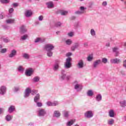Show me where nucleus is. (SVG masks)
Here are the masks:
<instances>
[{"label":"nucleus","instance_id":"nucleus-1","mask_svg":"<svg viewBox=\"0 0 126 126\" xmlns=\"http://www.w3.org/2000/svg\"><path fill=\"white\" fill-rule=\"evenodd\" d=\"M31 93L32 95H36L37 93H38V91L33 90H31L29 88H27L25 92L24 97L25 98H28L29 97V95Z\"/></svg>","mask_w":126,"mask_h":126},{"label":"nucleus","instance_id":"nucleus-2","mask_svg":"<svg viewBox=\"0 0 126 126\" xmlns=\"http://www.w3.org/2000/svg\"><path fill=\"white\" fill-rule=\"evenodd\" d=\"M61 63V61L59 60H56L54 64L52 66V69L54 71H58L60 69V64Z\"/></svg>","mask_w":126,"mask_h":126},{"label":"nucleus","instance_id":"nucleus-3","mask_svg":"<svg viewBox=\"0 0 126 126\" xmlns=\"http://www.w3.org/2000/svg\"><path fill=\"white\" fill-rule=\"evenodd\" d=\"M74 89L75 90H76L77 92H80V91H81L82 90V88H83L82 85L81 84H79V83H78V82L77 81L74 82Z\"/></svg>","mask_w":126,"mask_h":126},{"label":"nucleus","instance_id":"nucleus-4","mask_svg":"<svg viewBox=\"0 0 126 126\" xmlns=\"http://www.w3.org/2000/svg\"><path fill=\"white\" fill-rule=\"evenodd\" d=\"M72 59L70 57H68L66 59V62L64 63V67L65 68H70L71 67V61Z\"/></svg>","mask_w":126,"mask_h":126},{"label":"nucleus","instance_id":"nucleus-5","mask_svg":"<svg viewBox=\"0 0 126 126\" xmlns=\"http://www.w3.org/2000/svg\"><path fill=\"white\" fill-rule=\"evenodd\" d=\"M76 66L79 69H82V68L85 66V65L84 64V61L82 59L79 60L78 61Z\"/></svg>","mask_w":126,"mask_h":126},{"label":"nucleus","instance_id":"nucleus-6","mask_svg":"<svg viewBox=\"0 0 126 126\" xmlns=\"http://www.w3.org/2000/svg\"><path fill=\"white\" fill-rule=\"evenodd\" d=\"M84 116L86 119H91V118H93L94 114L92 111H88L85 113Z\"/></svg>","mask_w":126,"mask_h":126},{"label":"nucleus","instance_id":"nucleus-7","mask_svg":"<svg viewBox=\"0 0 126 126\" xmlns=\"http://www.w3.org/2000/svg\"><path fill=\"white\" fill-rule=\"evenodd\" d=\"M45 51H53L55 49V46L52 44H47L44 47Z\"/></svg>","mask_w":126,"mask_h":126},{"label":"nucleus","instance_id":"nucleus-8","mask_svg":"<svg viewBox=\"0 0 126 126\" xmlns=\"http://www.w3.org/2000/svg\"><path fill=\"white\" fill-rule=\"evenodd\" d=\"M66 78V74H65V70H61V74L60 76V78L61 80H64Z\"/></svg>","mask_w":126,"mask_h":126},{"label":"nucleus","instance_id":"nucleus-9","mask_svg":"<svg viewBox=\"0 0 126 126\" xmlns=\"http://www.w3.org/2000/svg\"><path fill=\"white\" fill-rule=\"evenodd\" d=\"M112 52L115 53V57H119L120 55V52L119 51V48L117 47H115L112 48Z\"/></svg>","mask_w":126,"mask_h":126},{"label":"nucleus","instance_id":"nucleus-10","mask_svg":"<svg viewBox=\"0 0 126 126\" xmlns=\"http://www.w3.org/2000/svg\"><path fill=\"white\" fill-rule=\"evenodd\" d=\"M6 93V88L4 86L0 87V94L4 95Z\"/></svg>","mask_w":126,"mask_h":126},{"label":"nucleus","instance_id":"nucleus-11","mask_svg":"<svg viewBox=\"0 0 126 126\" xmlns=\"http://www.w3.org/2000/svg\"><path fill=\"white\" fill-rule=\"evenodd\" d=\"M46 110L44 109H40L38 110V117H44L46 115Z\"/></svg>","mask_w":126,"mask_h":126},{"label":"nucleus","instance_id":"nucleus-12","mask_svg":"<svg viewBox=\"0 0 126 126\" xmlns=\"http://www.w3.org/2000/svg\"><path fill=\"white\" fill-rule=\"evenodd\" d=\"M46 4L47 5V7L48 8H54V7H55V5L54 4V2H53L52 1H50L48 2H47L46 3Z\"/></svg>","mask_w":126,"mask_h":126},{"label":"nucleus","instance_id":"nucleus-13","mask_svg":"<svg viewBox=\"0 0 126 126\" xmlns=\"http://www.w3.org/2000/svg\"><path fill=\"white\" fill-rule=\"evenodd\" d=\"M101 63L102 61L100 59L94 61L93 63V66L94 68H96V67H97L98 65H99V64H100V63Z\"/></svg>","mask_w":126,"mask_h":126},{"label":"nucleus","instance_id":"nucleus-14","mask_svg":"<svg viewBox=\"0 0 126 126\" xmlns=\"http://www.w3.org/2000/svg\"><path fill=\"white\" fill-rule=\"evenodd\" d=\"M33 69L30 68L26 71L25 74L27 76H31L33 74Z\"/></svg>","mask_w":126,"mask_h":126},{"label":"nucleus","instance_id":"nucleus-15","mask_svg":"<svg viewBox=\"0 0 126 126\" xmlns=\"http://www.w3.org/2000/svg\"><path fill=\"white\" fill-rule=\"evenodd\" d=\"M110 63H114V64L120 63H121V60L118 58L112 59L110 60Z\"/></svg>","mask_w":126,"mask_h":126},{"label":"nucleus","instance_id":"nucleus-16","mask_svg":"<svg viewBox=\"0 0 126 126\" xmlns=\"http://www.w3.org/2000/svg\"><path fill=\"white\" fill-rule=\"evenodd\" d=\"M16 54H17V51L13 49L11 50L10 55H9V58H13L16 56Z\"/></svg>","mask_w":126,"mask_h":126},{"label":"nucleus","instance_id":"nucleus-17","mask_svg":"<svg viewBox=\"0 0 126 126\" xmlns=\"http://www.w3.org/2000/svg\"><path fill=\"white\" fill-rule=\"evenodd\" d=\"M20 32L22 34H24V33H26L27 32V29L24 26H22L20 28Z\"/></svg>","mask_w":126,"mask_h":126},{"label":"nucleus","instance_id":"nucleus-18","mask_svg":"<svg viewBox=\"0 0 126 126\" xmlns=\"http://www.w3.org/2000/svg\"><path fill=\"white\" fill-rule=\"evenodd\" d=\"M44 42H45V38H44L38 37L34 40L35 43H44Z\"/></svg>","mask_w":126,"mask_h":126},{"label":"nucleus","instance_id":"nucleus-19","mask_svg":"<svg viewBox=\"0 0 126 126\" xmlns=\"http://www.w3.org/2000/svg\"><path fill=\"white\" fill-rule=\"evenodd\" d=\"M33 14L32 11L31 10H27L25 13V15L26 17H30Z\"/></svg>","mask_w":126,"mask_h":126},{"label":"nucleus","instance_id":"nucleus-20","mask_svg":"<svg viewBox=\"0 0 126 126\" xmlns=\"http://www.w3.org/2000/svg\"><path fill=\"white\" fill-rule=\"evenodd\" d=\"M5 21L7 24H14L15 23V19H8L6 20Z\"/></svg>","mask_w":126,"mask_h":126},{"label":"nucleus","instance_id":"nucleus-21","mask_svg":"<svg viewBox=\"0 0 126 126\" xmlns=\"http://www.w3.org/2000/svg\"><path fill=\"white\" fill-rule=\"evenodd\" d=\"M15 111V106L14 105H11L9 107L8 109V112L10 114H11V113H13Z\"/></svg>","mask_w":126,"mask_h":126},{"label":"nucleus","instance_id":"nucleus-22","mask_svg":"<svg viewBox=\"0 0 126 126\" xmlns=\"http://www.w3.org/2000/svg\"><path fill=\"white\" fill-rule=\"evenodd\" d=\"M79 47V43L78 42L74 43V45H73L71 47V51H75V49H77Z\"/></svg>","mask_w":126,"mask_h":126},{"label":"nucleus","instance_id":"nucleus-23","mask_svg":"<svg viewBox=\"0 0 126 126\" xmlns=\"http://www.w3.org/2000/svg\"><path fill=\"white\" fill-rule=\"evenodd\" d=\"M109 116L110 118H114L115 117V111L113 109H111L108 112Z\"/></svg>","mask_w":126,"mask_h":126},{"label":"nucleus","instance_id":"nucleus-24","mask_svg":"<svg viewBox=\"0 0 126 126\" xmlns=\"http://www.w3.org/2000/svg\"><path fill=\"white\" fill-rule=\"evenodd\" d=\"M17 71L21 73H23L24 72V68H23V66L20 65L17 67Z\"/></svg>","mask_w":126,"mask_h":126},{"label":"nucleus","instance_id":"nucleus-25","mask_svg":"<svg viewBox=\"0 0 126 126\" xmlns=\"http://www.w3.org/2000/svg\"><path fill=\"white\" fill-rule=\"evenodd\" d=\"M120 106L122 108H125L126 107V100H123L122 101H121L120 102Z\"/></svg>","mask_w":126,"mask_h":126},{"label":"nucleus","instance_id":"nucleus-26","mask_svg":"<svg viewBox=\"0 0 126 126\" xmlns=\"http://www.w3.org/2000/svg\"><path fill=\"white\" fill-rule=\"evenodd\" d=\"M107 124L109 126H113L114 124H115V120L113 119H110L108 120Z\"/></svg>","mask_w":126,"mask_h":126},{"label":"nucleus","instance_id":"nucleus-27","mask_svg":"<svg viewBox=\"0 0 126 126\" xmlns=\"http://www.w3.org/2000/svg\"><path fill=\"white\" fill-rule=\"evenodd\" d=\"M87 95L89 97H92V96H93V95H94V93L93 92V91L90 90L88 91V92L87 93Z\"/></svg>","mask_w":126,"mask_h":126},{"label":"nucleus","instance_id":"nucleus-28","mask_svg":"<svg viewBox=\"0 0 126 126\" xmlns=\"http://www.w3.org/2000/svg\"><path fill=\"white\" fill-rule=\"evenodd\" d=\"M39 100H40V94H37L34 98V102H35V103H37V102H38Z\"/></svg>","mask_w":126,"mask_h":126},{"label":"nucleus","instance_id":"nucleus-29","mask_svg":"<svg viewBox=\"0 0 126 126\" xmlns=\"http://www.w3.org/2000/svg\"><path fill=\"white\" fill-rule=\"evenodd\" d=\"M54 115L56 118H60L61 117V113L59 111H54Z\"/></svg>","mask_w":126,"mask_h":126},{"label":"nucleus","instance_id":"nucleus-30","mask_svg":"<svg viewBox=\"0 0 126 126\" xmlns=\"http://www.w3.org/2000/svg\"><path fill=\"white\" fill-rule=\"evenodd\" d=\"M29 37L28 34H24V35L21 36L20 39L22 40V41H25V40H27V39H28Z\"/></svg>","mask_w":126,"mask_h":126},{"label":"nucleus","instance_id":"nucleus-31","mask_svg":"<svg viewBox=\"0 0 126 126\" xmlns=\"http://www.w3.org/2000/svg\"><path fill=\"white\" fill-rule=\"evenodd\" d=\"M63 114L64 118H67L69 116V112L65 110L63 112Z\"/></svg>","mask_w":126,"mask_h":126},{"label":"nucleus","instance_id":"nucleus-32","mask_svg":"<svg viewBox=\"0 0 126 126\" xmlns=\"http://www.w3.org/2000/svg\"><path fill=\"white\" fill-rule=\"evenodd\" d=\"M65 44L66 45H67V46H70L71 44H72V40L70 39H68L65 40Z\"/></svg>","mask_w":126,"mask_h":126},{"label":"nucleus","instance_id":"nucleus-33","mask_svg":"<svg viewBox=\"0 0 126 126\" xmlns=\"http://www.w3.org/2000/svg\"><path fill=\"white\" fill-rule=\"evenodd\" d=\"M12 119V116L10 115H8L5 117V120L6 121H7V122H9L10 121H11Z\"/></svg>","mask_w":126,"mask_h":126},{"label":"nucleus","instance_id":"nucleus-34","mask_svg":"<svg viewBox=\"0 0 126 126\" xmlns=\"http://www.w3.org/2000/svg\"><path fill=\"white\" fill-rule=\"evenodd\" d=\"M96 100L97 102H100L102 100V95L98 94L96 96Z\"/></svg>","mask_w":126,"mask_h":126},{"label":"nucleus","instance_id":"nucleus-35","mask_svg":"<svg viewBox=\"0 0 126 126\" xmlns=\"http://www.w3.org/2000/svg\"><path fill=\"white\" fill-rule=\"evenodd\" d=\"M23 57L24 59H26L27 60H28L30 58V55L27 53H23Z\"/></svg>","mask_w":126,"mask_h":126},{"label":"nucleus","instance_id":"nucleus-36","mask_svg":"<svg viewBox=\"0 0 126 126\" xmlns=\"http://www.w3.org/2000/svg\"><path fill=\"white\" fill-rule=\"evenodd\" d=\"M40 80V77L35 76L32 79L33 82H38Z\"/></svg>","mask_w":126,"mask_h":126},{"label":"nucleus","instance_id":"nucleus-37","mask_svg":"<svg viewBox=\"0 0 126 126\" xmlns=\"http://www.w3.org/2000/svg\"><path fill=\"white\" fill-rule=\"evenodd\" d=\"M46 51H47V57H49V58H51V57H53V52H52V50Z\"/></svg>","mask_w":126,"mask_h":126},{"label":"nucleus","instance_id":"nucleus-38","mask_svg":"<svg viewBox=\"0 0 126 126\" xmlns=\"http://www.w3.org/2000/svg\"><path fill=\"white\" fill-rule=\"evenodd\" d=\"M91 34L94 37V36H96V32H95V30L94 29H91L90 31Z\"/></svg>","mask_w":126,"mask_h":126},{"label":"nucleus","instance_id":"nucleus-39","mask_svg":"<svg viewBox=\"0 0 126 126\" xmlns=\"http://www.w3.org/2000/svg\"><path fill=\"white\" fill-rule=\"evenodd\" d=\"M93 60V55H90L87 58V61L88 62H92Z\"/></svg>","mask_w":126,"mask_h":126},{"label":"nucleus","instance_id":"nucleus-40","mask_svg":"<svg viewBox=\"0 0 126 126\" xmlns=\"http://www.w3.org/2000/svg\"><path fill=\"white\" fill-rule=\"evenodd\" d=\"M74 122H75V120H71L67 122V126H72V125H73Z\"/></svg>","mask_w":126,"mask_h":126},{"label":"nucleus","instance_id":"nucleus-41","mask_svg":"<svg viewBox=\"0 0 126 126\" xmlns=\"http://www.w3.org/2000/svg\"><path fill=\"white\" fill-rule=\"evenodd\" d=\"M0 1L1 3L6 4V3H8V2H9L10 0H0Z\"/></svg>","mask_w":126,"mask_h":126},{"label":"nucleus","instance_id":"nucleus-42","mask_svg":"<svg viewBox=\"0 0 126 126\" xmlns=\"http://www.w3.org/2000/svg\"><path fill=\"white\" fill-rule=\"evenodd\" d=\"M63 25V24L61 23V22H57L55 23V26L56 27H61Z\"/></svg>","mask_w":126,"mask_h":126},{"label":"nucleus","instance_id":"nucleus-43","mask_svg":"<svg viewBox=\"0 0 126 126\" xmlns=\"http://www.w3.org/2000/svg\"><path fill=\"white\" fill-rule=\"evenodd\" d=\"M102 63H108V59L106 58H103L102 59V61H101Z\"/></svg>","mask_w":126,"mask_h":126},{"label":"nucleus","instance_id":"nucleus-44","mask_svg":"<svg viewBox=\"0 0 126 126\" xmlns=\"http://www.w3.org/2000/svg\"><path fill=\"white\" fill-rule=\"evenodd\" d=\"M1 27L2 28L4 29V30H8V28H9V27L6 25H2Z\"/></svg>","mask_w":126,"mask_h":126},{"label":"nucleus","instance_id":"nucleus-45","mask_svg":"<svg viewBox=\"0 0 126 126\" xmlns=\"http://www.w3.org/2000/svg\"><path fill=\"white\" fill-rule=\"evenodd\" d=\"M67 13H68V12L67 11H61V15H66V14H67Z\"/></svg>","mask_w":126,"mask_h":126},{"label":"nucleus","instance_id":"nucleus-46","mask_svg":"<svg viewBox=\"0 0 126 126\" xmlns=\"http://www.w3.org/2000/svg\"><path fill=\"white\" fill-rule=\"evenodd\" d=\"M85 9H86V8L84 7V6H80V11L84 13V12H85Z\"/></svg>","mask_w":126,"mask_h":126},{"label":"nucleus","instance_id":"nucleus-47","mask_svg":"<svg viewBox=\"0 0 126 126\" xmlns=\"http://www.w3.org/2000/svg\"><path fill=\"white\" fill-rule=\"evenodd\" d=\"M3 41L4 43H8L10 42V40H9L8 38H3Z\"/></svg>","mask_w":126,"mask_h":126},{"label":"nucleus","instance_id":"nucleus-48","mask_svg":"<svg viewBox=\"0 0 126 126\" xmlns=\"http://www.w3.org/2000/svg\"><path fill=\"white\" fill-rule=\"evenodd\" d=\"M53 106H58V105H59L60 103L58 101H55L52 102Z\"/></svg>","mask_w":126,"mask_h":126},{"label":"nucleus","instance_id":"nucleus-49","mask_svg":"<svg viewBox=\"0 0 126 126\" xmlns=\"http://www.w3.org/2000/svg\"><path fill=\"white\" fill-rule=\"evenodd\" d=\"M7 51V49H6V48H3L1 49L0 53H1V54H4V53H6Z\"/></svg>","mask_w":126,"mask_h":126},{"label":"nucleus","instance_id":"nucleus-50","mask_svg":"<svg viewBox=\"0 0 126 126\" xmlns=\"http://www.w3.org/2000/svg\"><path fill=\"white\" fill-rule=\"evenodd\" d=\"M75 14L80 15L81 14H83V13L81 11L78 10L75 12Z\"/></svg>","mask_w":126,"mask_h":126},{"label":"nucleus","instance_id":"nucleus-51","mask_svg":"<svg viewBox=\"0 0 126 126\" xmlns=\"http://www.w3.org/2000/svg\"><path fill=\"white\" fill-rule=\"evenodd\" d=\"M20 89V88L19 87H14V92H17L18 91H19Z\"/></svg>","mask_w":126,"mask_h":126},{"label":"nucleus","instance_id":"nucleus-52","mask_svg":"<svg viewBox=\"0 0 126 126\" xmlns=\"http://www.w3.org/2000/svg\"><path fill=\"white\" fill-rule=\"evenodd\" d=\"M36 106H37V107H42V103L41 102H36Z\"/></svg>","mask_w":126,"mask_h":126},{"label":"nucleus","instance_id":"nucleus-53","mask_svg":"<svg viewBox=\"0 0 126 126\" xmlns=\"http://www.w3.org/2000/svg\"><path fill=\"white\" fill-rule=\"evenodd\" d=\"M46 104L49 107L53 106V102H52L48 101L46 103Z\"/></svg>","mask_w":126,"mask_h":126},{"label":"nucleus","instance_id":"nucleus-54","mask_svg":"<svg viewBox=\"0 0 126 126\" xmlns=\"http://www.w3.org/2000/svg\"><path fill=\"white\" fill-rule=\"evenodd\" d=\"M13 7H17V6H18L19 5V4L18 3H13L12 4Z\"/></svg>","mask_w":126,"mask_h":126},{"label":"nucleus","instance_id":"nucleus-55","mask_svg":"<svg viewBox=\"0 0 126 126\" xmlns=\"http://www.w3.org/2000/svg\"><path fill=\"white\" fill-rule=\"evenodd\" d=\"M75 26H76V27H81V24H80L79 22L76 23Z\"/></svg>","mask_w":126,"mask_h":126},{"label":"nucleus","instance_id":"nucleus-56","mask_svg":"<svg viewBox=\"0 0 126 126\" xmlns=\"http://www.w3.org/2000/svg\"><path fill=\"white\" fill-rule=\"evenodd\" d=\"M44 19V17L43 16L41 15L38 17V20L39 21H42Z\"/></svg>","mask_w":126,"mask_h":126},{"label":"nucleus","instance_id":"nucleus-57","mask_svg":"<svg viewBox=\"0 0 126 126\" xmlns=\"http://www.w3.org/2000/svg\"><path fill=\"white\" fill-rule=\"evenodd\" d=\"M123 66L125 67V68H126V60L123 61Z\"/></svg>","mask_w":126,"mask_h":126},{"label":"nucleus","instance_id":"nucleus-58","mask_svg":"<svg viewBox=\"0 0 126 126\" xmlns=\"http://www.w3.org/2000/svg\"><path fill=\"white\" fill-rule=\"evenodd\" d=\"M13 11H14V9H13V8H10L9 9V13H12L13 12Z\"/></svg>","mask_w":126,"mask_h":126},{"label":"nucleus","instance_id":"nucleus-59","mask_svg":"<svg viewBox=\"0 0 126 126\" xmlns=\"http://www.w3.org/2000/svg\"><path fill=\"white\" fill-rule=\"evenodd\" d=\"M68 36H69V37H72L73 36V32H70L68 33Z\"/></svg>","mask_w":126,"mask_h":126},{"label":"nucleus","instance_id":"nucleus-60","mask_svg":"<svg viewBox=\"0 0 126 126\" xmlns=\"http://www.w3.org/2000/svg\"><path fill=\"white\" fill-rule=\"evenodd\" d=\"M120 73L121 74H122V75H123V76H125V75H126V72H125L124 71H121Z\"/></svg>","mask_w":126,"mask_h":126},{"label":"nucleus","instance_id":"nucleus-61","mask_svg":"<svg viewBox=\"0 0 126 126\" xmlns=\"http://www.w3.org/2000/svg\"><path fill=\"white\" fill-rule=\"evenodd\" d=\"M70 78H71V76H70V75H68V76H66V80H69V79H70Z\"/></svg>","mask_w":126,"mask_h":126},{"label":"nucleus","instance_id":"nucleus-62","mask_svg":"<svg viewBox=\"0 0 126 126\" xmlns=\"http://www.w3.org/2000/svg\"><path fill=\"white\" fill-rule=\"evenodd\" d=\"M102 5L103 6H106L107 5V1H103L102 3Z\"/></svg>","mask_w":126,"mask_h":126},{"label":"nucleus","instance_id":"nucleus-63","mask_svg":"<svg viewBox=\"0 0 126 126\" xmlns=\"http://www.w3.org/2000/svg\"><path fill=\"white\" fill-rule=\"evenodd\" d=\"M3 13H1L0 14V19H3Z\"/></svg>","mask_w":126,"mask_h":126},{"label":"nucleus","instance_id":"nucleus-64","mask_svg":"<svg viewBox=\"0 0 126 126\" xmlns=\"http://www.w3.org/2000/svg\"><path fill=\"white\" fill-rule=\"evenodd\" d=\"M84 47H87L88 46V42H85L84 43Z\"/></svg>","mask_w":126,"mask_h":126}]
</instances>
